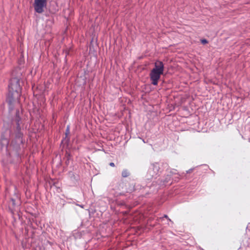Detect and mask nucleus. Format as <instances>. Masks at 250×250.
Here are the masks:
<instances>
[{"label": "nucleus", "mask_w": 250, "mask_h": 250, "mask_svg": "<svg viewBox=\"0 0 250 250\" xmlns=\"http://www.w3.org/2000/svg\"><path fill=\"white\" fill-rule=\"evenodd\" d=\"M16 83L15 78H12L10 80L8 87L7 92L6 93V102L9 105V108L10 110H12L15 107V87Z\"/></svg>", "instance_id": "1"}, {"label": "nucleus", "mask_w": 250, "mask_h": 250, "mask_svg": "<svg viewBox=\"0 0 250 250\" xmlns=\"http://www.w3.org/2000/svg\"><path fill=\"white\" fill-rule=\"evenodd\" d=\"M119 190H122V193L121 194H123L125 193H131L134 190V186L130 185L129 183H121L118 187Z\"/></svg>", "instance_id": "2"}, {"label": "nucleus", "mask_w": 250, "mask_h": 250, "mask_svg": "<svg viewBox=\"0 0 250 250\" xmlns=\"http://www.w3.org/2000/svg\"><path fill=\"white\" fill-rule=\"evenodd\" d=\"M46 0H35L34 8L38 13H41L43 11V8L46 5Z\"/></svg>", "instance_id": "3"}, {"label": "nucleus", "mask_w": 250, "mask_h": 250, "mask_svg": "<svg viewBox=\"0 0 250 250\" xmlns=\"http://www.w3.org/2000/svg\"><path fill=\"white\" fill-rule=\"evenodd\" d=\"M163 73L159 72L155 70H151L150 73V78L151 81V83L154 85H157L158 82L160 78V76Z\"/></svg>", "instance_id": "4"}, {"label": "nucleus", "mask_w": 250, "mask_h": 250, "mask_svg": "<svg viewBox=\"0 0 250 250\" xmlns=\"http://www.w3.org/2000/svg\"><path fill=\"white\" fill-rule=\"evenodd\" d=\"M152 70H155L157 72H164V66L163 63L161 61H157L155 63V67Z\"/></svg>", "instance_id": "5"}, {"label": "nucleus", "mask_w": 250, "mask_h": 250, "mask_svg": "<svg viewBox=\"0 0 250 250\" xmlns=\"http://www.w3.org/2000/svg\"><path fill=\"white\" fill-rule=\"evenodd\" d=\"M8 144V141L7 139L2 138L0 140V145L1 146V148H3L4 147H6Z\"/></svg>", "instance_id": "6"}, {"label": "nucleus", "mask_w": 250, "mask_h": 250, "mask_svg": "<svg viewBox=\"0 0 250 250\" xmlns=\"http://www.w3.org/2000/svg\"><path fill=\"white\" fill-rule=\"evenodd\" d=\"M18 142H20L21 144L23 143L22 134H21V132H18L17 133V143Z\"/></svg>", "instance_id": "7"}, {"label": "nucleus", "mask_w": 250, "mask_h": 250, "mask_svg": "<svg viewBox=\"0 0 250 250\" xmlns=\"http://www.w3.org/2000/svg\"><path fill=\"white\" fill-rule=\"evenodd\" d=\"M129 174V173L128 171V170L126 169L124 170L122 173V175L123 177H126L128 176Z\"/></svg>", "instance_id": "8"}, {"label": "nucleus", "mask_w": 250, "mask_h": 250, "mask_svg": "<svg viewBox=\"0 0 250 250\" xmlns=\"http://www.w3.org/2000/svg\"><path fill=\"white\" fill-rule=\"evenodd\" d=\"M201 42L202 44H205L208 42V41L206 39H202L201 40Z\"/></svg>", "instance_id": "9"}, {"label": "nucleus", "mask_w": 250, "mask_h": 250, "mask_svg": "<svg viewBox=\"0 0 250 250\" xmlns=\"http://www.w3.org/2000/svg\"><path fill=\"white\" fill-rule=\"evenodd\" d=\"M109 165H110V166H111V167H115V164H114V163H113V162L110 163H109Z\"/></svg>", "instance_id": "10"}, {"label": "nucleus", "mask_w": 250, "mask_h": 250, "mask_svg": "<svg viewBox=\"0 0 250 250\" xmlns=\"http://www.w3.org/2000/svg\"><path fill=\"white\" fill-rule=\"evenodd\" d=\"M164 217L166 218H167L169 221H171V220L168 218L167 215H165Z\"/></svg>", "instance_id": "11"}, {"label": "nucleus", "mask_w": 250, "mask_h": 250, "mask_svg": "<svg viewBox=\"0 0 250 250\" xmlns=\"http://www.w3.org/2000/svg\"><path fill=\"white\" fill-rule=\"evenodd\" d=\"M16 131H18V130H17V129L16 130ZM18 132H17V133H18Z\"/></svg>", "instance_id": "12"}]
</instances>
